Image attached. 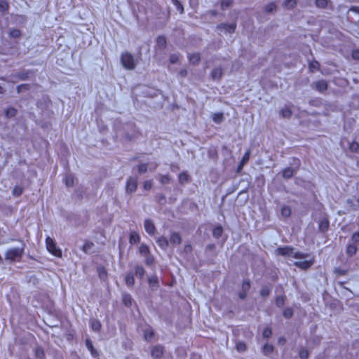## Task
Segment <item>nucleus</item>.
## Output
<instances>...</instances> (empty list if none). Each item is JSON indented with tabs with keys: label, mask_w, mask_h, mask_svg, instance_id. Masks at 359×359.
<instances>
[{
	"label": "nucleus",
	"mask_w": 359,
	"mask_h": 359,
	"mask_svg": "<svg viewBox=\"0 0 359 359\" xmlns=\"http://www.w3.org/2000/svg\"><path fill=\"white\" fill-rule=\"evenodd\" d=\"M25 243L20 248H12L8 249L5 252V259L11 262H19L24 255Z\"/></svg>",
	"instance_id": "nucleus-1"
},
{
	"label": "nucleus",
	"mask_w": 359,
	"mask_h": 359,
	"mask_svg": "<svg viewBox=\"0 0 359 359\" xmlns=\"http://www.w3.org/2000/svg\"><path fill=\"white\" fill-rule=\"evenodd\" d=\"M294 249L293 247L287 245L284 247H278L276 249L275 252L277 255L292 257L295 259H304L308 257L307 254L301 252H294Z\"/></svg>",
	"instance_id": "nucleus-2"
},
{
	"label": "nucleus",
	"mask_w": 359,
	"mask_h": 359,
	"mask_svg": "<svg viewBox=\"0 0 359 359\" xmlns=\"http://www.w3.org/2000/svg\"><path fill=\"white\" fill-rule=\"evenodd\" d=\"M121 62L123 67L128 70H133L137 66L134 56L129 52H124L121 54Z\"/></svg>",
	"instance_id": "nucleus-3"
},
{
	"label": "nucleus",
	"mask_w": 359,
	"mask_h": 359,
	"mask_svg": "<svg viewBox=\"0 0 359 359\" xmlns=\"http://www.w3.org/2000/svg\"><path fill=\"white\" fill-rule=\"evenodd\" d=\"M46 248L50 253L56 257L62 256V251L60 250V249L57 248L56 243L54 241V239H53L50 236H47L46 238Z\"/></svg>",
	"instance_id": "nucleus-4"
},
{
	"label": "nucleus",
	"mask_w": 359,
	"mask_h": 359,
	"mask_svg": "<svg viewBox=\"0 0 359 359\" xmlns=\"http://www.w3.org/2000/svg\"><path fill=\"white\" fill-rule=\"evenodd\" d=\"M347 19L352 23L359 22V6H351L347 13Z\"/></svg>",
	"instance_id": "nucleus-5"
},
{
	"label": "nucleus",
	"mask_w": 359,
	"mask_h": 359,
	"mask_svg": "<svg viewBox=\"0 0 359 359\" xmlns=\"http://www.w3.org/2000/svg\"><path fill=\"white\" fill-rule=\"evenodd\" d=\"M137 188V177H130L126 182V191L128 194L134 193Z\"/></svg>",
	"instance_id": "nucleus-6"
},
{
	"label": "nucleus",
	"mask_w": 359,
	"mask_h": 359,
	"mask_svg": "<svg viewBox=\"0 0 359 359\" xmlns=\"http://www.w3.org/2000/svg\"><path fill=\"white\" fill-rule=\"evenodd\" d=\"M217 29L221 31L224 30L226 33L231 34L233 33L236 29V23H221L217 26Z\"/></svg>",
	"instance_id": "nucleus-7"
},
{
	"label": "nucleus",
	"mask_w": 359,
	"mask_h": 359,
	"mask_svg": "<svg viewBox=\"0 0 359 359\" xmlns=\"http://www.w3.org/2000/svg\"><path fill=\"white\" fill-rule=\"evenodd\" d=\"M144 227L149 235L153 236L155 234L156 229L152 219H146L144 222Z\"/></svg>",
	"instance_id": "nucleus-8"
},
{
	"label": "nucleus",
	"mask_w": 359,
	"mask_h": 359,
	"mask_svg": "<svg viewBox=\"0 0 359 359\" xmlns=\"http://www.w3.org/2000/svg\"><path fill=\"white\" fill-rule=\"evenodd\" d=\"M250 157V150L248 149L245 151L243 156L242 157L239 164L238 165L236 172L240 173L243 168V166L248 162Z\"/></svg>",
	"instance_id": "nucleus-9"
},
{
	"label": "nucleus",
	"mask_w": 359,
	"mask_h": 359,
	"mask_svg": "<svg viewBox=\"0 0 359 359\" xmlns=\"http://www.w3.org/2000/svg\"><path fill=\"white\" fill-rule=\"evenodd\" d=\"M295 160L297 161V169L294 170V168H292L290 167H287V168H285V169H283V172H282V176L283 178L287 179V180L290 179L293 176L294 172L298 169L300 163H299V159L295 158Z\"/></svg>",
	"instance_id": "nucleus-10"
},
{
	"label": "nucleus",
	"mask_w": 359,
	"mask_h": 359,
	"mask_svg": "<svg viewBox=\"0 0 359 359\" xmlns=\"http://www.w3.org/2000/svg\"><path fill=\"white\" fill-rule=\"evenodd\" d=\"M222 76L223 69L221 66L215 67L210 73V77L214 81H219Z\"/></svg>",
	"instance_id": "nucleus-11"
},
{
	"label": "nucleus",
	"mask_w": 359,
	"mask_h": 359,
	"mask_svg": "<svg viewBox=\"0 0 359 359\" xmlns=\"http://www.w3.org/2000/svg\"><path fill=\"white\" fill-rule=\"evenodd\" d=\"M163 351L164 349L161 345H156L152 348L151 355L153 358L158 359L162 357Z\"/></svg>",
	"instance_id": "nucleus-12"
},
{
	"label": "nucleus",
	"mask_w": 359,
	"mask_h": 359,
	"mask_svg": "<svg viewBox=\"0 0 359 359\" xmlns=\"http://www.w3.org/2000/svg\"><path fill=\"white\" fill-rule=\"evenodd\" d=\"M316 89L320 92L323 93L327 90L328 84L327 82L325 79L318 80L314 83Z\"/></svg>",
	"instance_id": "nucleus-13"
},
{
	"label": "nucleus",
	"mask_w": 359,
	"mask_h": 359,
	"mask_svg": "<svg viewBox=\"0 0 359 359\" xmlns=\"http://www.w3.org/2000/svg\"><path fill=\"white\" fill-rule=\"evenodd\" d=\"M85 342L86 348L90 352L91 355L95 358L98 357L100 355V353L94 348L92 341L89 338H87Z\"/></svg>",
	"instance_id": "nucleus-14"
},
{
	"label": "nucleus",
	"mask_w": 359,
	"mask_h": 359,
	"mask_svg": "<svg viewBox=\"0 0 359 359\" xmlns=\"http://www.w3.org/2000/svg\"><path fill=\"white\" fill-rule=\"evenodd\" d=\"M330 222L327 218L320 219L318 222V230L321 233H325L328 231Z\"/></svg>",
	"instance_id": "nucleus-15"
},
{
	"label": "nucleus",
	"mask_w": 359,
	"mask_h": 359,
	"mask_svg": "<svg viewBox=\"0 0 359 359\" xmlns=\"http://www.w3.org/2000/svg\"><path fill=\"white\" fill-rule=\"evenodd\" d=\"M313 261L305 260V261L295 262L294 264V266H296L297 267H298L301 269L306 270V269H309L313 265Z\"/></svg>",
	"instance_id": "nucleus-16"
},
{
	"label": "nucleus",
	"mask_w": 359,
	"mask_h": 359,
	"mask_svg": "<svg viewBox=\"0 0 359 359\" xmlns=\"http://www.w3.org/2000/svg\"><path fill=\"white\" fill-rule=\"evenodd\" d=\"M156 243L163 250H165L168 245H169V241L167 239L166 237L161 236L156 240Z\"/></svg>",
	"instance_id": "nucleus-17"
},
{
	"label": "nucleus",
	"mask_w": 359,
	"mask_h": 359,
	"mask_svg": "<svg viewBox=\"0 0 359 359\" xmlns=\"http://www.w3.org/2000/svg\"><path fill=\"white\" fill-rule=\"evenodd\" d=\"M182 242V237L177 232H172L170 236V243L172 245H179Z\"/></svg>",
	"instance_id": "nucleus-18"
},
{
	"label": "nucleus",
	"mask_w": 359,
	"mask_h": 359,
	"mask_svg": "<svg viewBox=\"0 0 359 359\" xmlns=\"http://www.w3.org/2000/svg\"><path fill=\"white\" fill-rule=\"evenodd\" d=\"M189 60L192 65H197L201 61V55L199 53H191L189 55Z\"/></svg>",
	"instance_id": "nucleus-19"
},
{
	"label": "nucleus",
	"mask_w": 359,
	"mask_h": 359,
	"mask_svg": "<svg viewBox=\"0 0 359 359\" xmlns=\"http://www.w3.org/2000/svg\"><path fill=\"white\" fill-rule=\"evenodd\" d=\"M122 301L126 307H130L132 306L133 299L130 294L123 293L122 295Z\"/></svg>",
	"instance_id": "nucleus-20"
},
{
	"label": "nucleus",
	"mask_w": 359,
	"mask_h": 359,
	"mask_svg": "<svg viewBox=\"0 0 359 359\" xmlns=\"http://www.w3.org/2000/svg\"><path fill=\"white\" fill-rule=\"evenodd\" d=\"M154 337V332L151 327H148L144 331V337L147 341H151Z\"/></svg>",
	"instance_id": "nucleus-21"
},
{
	"label": "nucleus",
	"mask_w": 359,
	"mask_h": 359,
	"mask_svg": "<svg viewBox=\"0 0 359 359\" xmlns=\"http://www.w3.org/2000/svg\"><path fill=\"white\" fill-rule=\"evenodd\" d=\"M35 357L38 359H45L46 355L43 348L41 346H36L34 349Z\"/></svg>",
	"instance_id": "nucleus-22"
},
{
	"label": "nucleus",
	"mask_w": 359,
	"mask_h": 359,
	"mask_svg": "<svg viewBox=\"0 0 359 359\" xmlns=\"http://www.w3.org/2000/svg\"><path fill=\"white\" fill-rule=\"evenodd\" d=\"M274 346L272 344H265L262 347V353L264 355L269 356L273 352Z\"/></svg>",
	"instance_id": "nucleus-23"
},
{
	"label": "nucleus",
	"mask_w": 359,
	"mask_h": 359,
	"mask_svg": "<svg viewBox=\"0 0 359 359\" xmlns=\"http://www.w3.org/2000/svg\"><path fill=\"white\" fill-rule=\"evenodd\" d=\"M178 179L179 183L183 185L189 181L190 177L187 172H182L179 175Z\"/></svg>",
	"instance_id": "nucleus-24"
},
{
	"label": "nucleus",
	"mask_w": 359,
	"mask_h": 359,
	"mask_svg": "<svg viewBox=\"0 0 359 359\" xmlns=\"http://www.w3.org/2000/svg\"><path fill=\"white\" fill-rule=\"evenodd\" d=\"M90 327L91 329L96 332H98L100 331L101 330V327H102V325H101V323L99 320H97V319H94L91 322H90Z\"/></svg>",
	"instance_id": "nucleus-25"
},
{
	"label": "nucleus",
	"mask_w": 359,
	"mask_h": 359,
	"mask_svg": "<svg viewBox=\"0 0 359 359\" xmlns=\"http://www.w3.org/2000/svg\"><path fill=\"white\" fill-rule=\"evenodd\" d=\"M65 183L67 187H72L74 184V177L72 174H67L65 177Z\"/></svg>",
	"instance_id": "nucleus-26"
},
{
	"label": "nucleus",
	"mask_w": 359,
	"mask_h": 359,
	"mask_svg": "<svg viewBox=\"0 0 359 359\" xmlns=\"http://www.w3.org/2000/svg\"><path fill=\"white\" fill-rule=\"evenodd\" d=\"M223 233V228L221 225H217L212 229V236L215 238H219Z\"/></svg>",
	"instance_id": "nucleus-27"
},
{
	"label": "nucleus",
	"mask_w": 359,
	"mask_h": 359,
	"mask_svg": "<svg viewBox=\"0 0 359 359\" xmlns=\"http://www.w3.org/2000/svg\"><path fill=\"white\" fill-rule=\"evenodd\" d=\"M135 273L137 277L142 279L145 273L144 269L141 265H136L135 267Z\"/></svg>",
	"instance_id": "nucleus-28"
},
{
	"label": "nucleus",
	"mask_w": 359,
	"mask_h": 359,
	"mask_svg": "<svg viewBox=\"0 0 359 359\" xmlns=\"http://www.w3.org/2000/svg\"><path fill=\"white\" fill-rule=\"evenodd\" d=\"M233 4V0H220V7L223 11L231 7Z\"/></svg>",
	"instance_id": "nucleus-29"
},
{
	"label": "nucleus",
	"mask_w": 359,
	"mask_h": 359,
	"mask_svg": "<svg viewBox=\"0 0 359 359\" xmlns=\"http://www.w3.org/2000/svg\"><path fill=\"white\" fill-rule=\"evenodd\" d=\"M140 237L136 232H132L130 234L129 242L131 245L136 244L140 242Z\"/></svg>",
	"instance_id": "nucleus-30"
},
{
	"label": "nucleus",
	"mask_w": 359,
	"mask_h": 359,
	"mask_svg": "<svg viewBox=\"0 0 359 359\" xmlns=\"http://www.w3.org/2000/svg\"><path fill=\"white\" fill-rule=\"evenodd\" d=\"M212 121L216 123H221L224 120V115L222 112L214 113L212 115Z\"/></svg>",
	"instance_id": "nucleus-31"
},
{
	"label": "nucleus",
	"mask_w": 359,
	"mask_h": 359,
	"mask_svg": "<svg viewBox=\"0 0 359 359\" xmlns=\"http://www.w3.org/2000/svg\"><path fill=\"white\" fill-rule=\"evenodd\" d=\"M294 310L291 307H286L283 311V316L286 319H290L293 316Z\"/></svg>",
	"instance_id": "nucleus-32"
},
{
	"label": "nucleus",
	"mask_w": 359,
	"mask_h": 359,
	"mask_svg": "<svg viewBox=\"0 0 359 359\" xmlns=\"http://www.w3.org/2000/svg\"><path fill=\"white\" fill-rule=\"evenodd\" d=\"M320 66V63L317 60H313L309 64V68L311 72L318 71Z\"/></svg>",
	"instance_id": "nucleus-33"
},
{
	"label": "nucleus",
	"mask_w": 359,
	"mask_h": 359,
	"mask_svg": "<svg viewBox=\"0 0 359 359\" xmlns=\"http://www.w3.org/2000/svg\"><path fill=\"white\" fill-rule=\"evenodd\" d=\"M126 283L128 286H133L135 283L134 276L133 273H128L125 278Z\"/></svg>",
	"instance_id": "nucleus-34"
},
{
	"label": "nucleus",
	"mask_w": 359,
	"mask_h": 359,
	"mask_svg": "<svg viewBox=\"0 0 359 359\" xmlns=\"http://www.w3.org/2000/svg\"><path fill=\"white\" fill-rule=\"evenodd\" d=\"M280 114L283 118H289L292 115V110L288 107H284L280 110Z\"/></svg>",
	"instance_id": "nucleus-35"
},
{
	"label": "nucleus",
	"mask_w": 359,
	"mask_h": 359,
	"mask_svg": "<svg viewBox=\"0 0 359 359\" xmlns=\"http://www.w3.org/2000/svg\"><path fill=\"white\" fill-rule=\"evenodd\" d=\"M17 114V110L13 107H8L5 110V116L6 118L14 117Z\"/></svg>",
	"instance_id": "nucleus-36"
},
{
	"label": "nucleus",
	"mask_w": 359,
	"mask_h": 359,
	"mask_svg": "<svg viewBox=\"0 0 359 359\" xmlns=\"http://www.w3.org/2000/svg\"><path fill=\"white\" fill-rule=\"evenodd\" d=\"M29 71H22L17 74L16 76L21 81H25L29 79Z\"/></svg>",
	"instance_id": "nucleus-37"
},
{
	"label": "nucleus",
	"mask_w": 359,
	"mask_h": 359,
	"mask_svg": "<svg viewBox=\"0 0 359 359\" xmlns=\"http://www.w3.org/2000/svg\"><path fill=\"white\" fill-rule=\"evenodd\" d=\"M171 1L180 14L184 13V6L179 0H171Z\"/></svg>",
	"instance_id": "nucleus-38"
},
{
	"label": "nucleus",
	"mask_w": 359,
	"mask_h": 359,
	"mask_svg": "<svg viewBox=\"0 0 359 359\" xmlns=\"http://www.w3.org/2000/svg\"><path fill=\"white\" fill-rule=\"evenodd\" d=\"M280 212L283 217H289L291 215V208L287 205L281 208Z\"/></svg>",
	"instance_id": "nucleus-39"
},
{
	"label": "nucleus",
	"mask_w": 359,
	"mask_h": 359,
	"mask_svg": "<svg viewBox=\"0 0 359 359\" xmlns=\"http://www.w3.org/2000/svg\"><path fill=\"white\" fill-rule=\"evenodd\" d=\"M140 253L144 256L150 254L149 248L144 243L141 244L139 248Z\"/></svg>",
	"instance_id": "nucleus-40"
},
{
	"label": "nucleus",
	"mask_w": 359,
	"mask_h": 359,
	"mask_svg": "<svg viewBox=\"0 0 359 359\" xmlns=\"http://www.w3.org/2000/svg\"><path fill=\"white\" fill-rule=\"evenodd\" d=\"M9 36L14 39H18L21 36V31L18 29H12L9 32Z\"/></svg>",
	"instance_id": "nucleus-41"
},
{
	"label": "nucleus",
	"mask_w": 359,
	"mask_h": 359,
	"mask_svg": "<svg viewBox=\"0 0 359 359\" xmlns=\"http://www.w3.org/2000/svg\"><path fill=\"white\" fill-rule=\"evenodd\" d=\"M285 298L284 296H283V295L277 296L276 297V301H275L276 306L278 308L283 307L285 304Z\"/></svg>",
	"instance_id": "nucleus-42"
},
{
	"label": "nucleus",
	"mask_w": 359,
	"mask_h": 359,
	"mask_svg": "<svg viewBox=\"0 0 359 359\" xmlns=\"http://www.w3.org/2000/svg\"><path fill=\"white\" fill-rule=\"evenodd\" d=\"M356 252H357L356 245H355L353 244L348 245V246L346 248V253L349 256H353V255H355L356 253Z\"/></svg>",
	"instance_id": "nucleus-43"
},
{
	"label": "nucleus",
	"mask_w": 359,
	"mask_h": 359,
	"mask_svg": "<svg viewBox=\"0 0 359 359\" xmlns=\"http://www.w3.org/2000/svg\"><path fill=\"white\" fill-rule=\"evenodd\" d=\"M9 8V4L6 0H0V12L6 13Z\"/></svg>",
	"instance_id": "nucleus-44"
},
{
	"label": "nucleus",
	"mask_w": 359,
	"mask_h": 359,
	"mask_svg": "<svg viewBox=\"0 0 359 359\" xmlns=\"http://www.w3.org/2000/svg\"><path fill=\"white\" fill-rule=\"evenodd\" d=\"M270 292H271L270 287L265 285L261 288V290L259 291V294L262 297H266L269 295Z\"/></svg>",
	"instance_id": "nucleus-45"
},
{
	"label": "nucleus",
	"mask_w": 359,
	"mask_h": 359,
	"mask_svg": "<svg viewBox=\"0 0 359 359\" xmlns=\"http://www.w3.org/2000/svg\"><path fill=\"white\" fill-rule=\"evenodd\" d=\"M284 4L287 9L292 10L297 6V0H285Z\"/></svg>",
	"instance_id": "nucleus-46"
},
{
	"label": "nucleus",
	"mask_w": 359,
	"mask_h": 359,
	"mask_svg": "<svg viewBox=\"0 0 359 359\" xmlns=\"http://www.w3.org/2000/svg\"><path fill=\"white\" fill-rule=\"evenodd\" d=\"M349 149L352 152H359V143L356 141H353L349 144Z\"/></svg>",
	"instance_id": "nucleus-47"
},
{
	"label": "nucleus",
	"mask_w": 359,
	"mask_h": 359,
	"mask_svg": "<svg viewBox=\"0 0 359 359\" xmlns=\"http://www.w3.org/2000/svg\"><path fill=\"white\" fill-rule=\"evenodd\" d=\"M22 192L23 189L21 187L17 185L14 187L12 191V194L15 197H18L22 195Z\"/></svg>",
	"instance_id": "nucleus-48"
},
{
	"label": "nucleus",
	"mask_w": 359,
	"mask_h": 359,
	"mask_svg": "<svg viewBox=\"0 0 359 359\" xmlns=\"http://www.w3.org/2000/svg\"><path fill=\"white\" fill-rule=\"evenodd\" d=\"M264 10L266 13H272L276 10V5L273 2H271L265 6Z\"/></svg>",
	"instance_id": "nucleus-49"
},
{
	"label": "nucleus",
	"mask_w": 359,
	"mask_h": 359,
	"mask_svg": "<svg viewBox=\"0 0 359 359\" xmlns=\"http://www.w3.org/2000/svg\"><path fill=\"white\" fill-rule=\"evenodd\" d=\"M309 355V351L305 348H302L299 351V356L301 359H307Z\"/></svg>",
	"instance_id": "nucleus-50"
},
{
	"label": "nucleus",
	"mask_w": 359,
	"mask_h": 359,
	"mask_svg": "<svg viewBox=\"0 0 359 359\" xmlns=\"http://www.w3.org/2000/svg\"><path fill=\"white\" fill-rule=\"evenodd\" d=\"M156 43L158 46L165 48L166 46V39L163 36H158L156 39Z\"/></svg>",
	"instance_id": "nucleus-51"
},
{
	"label": "nucleus",
	"mask_w": 359,
	"mask_h": 359,
	"mask_svg": "<svg viewBox=\"0 0 359 359\" xmlns=\"http://www.w3.org/2000/svg\"><path fill=\"white\" fill-rule=\"evenodd\" d=\"M149 284L151 287H158V280L156 276H152L149 278Z\"/></svg>",
	"instance_id": "nucleus-52"
},
{
	"label": "nucleus",
	"mask_w": 359,
	"mask_h": 359,
	"mask_svg": "<svg viewBox=\"0 0 359 359\" xmlns=\"http://www.w3.org/2000/svg\"><path fill=\"white\" fill-rule=\"evenodd\" d=\"M315 4L318 8H325L328 4V0H316Z\"/></svg>",
	"instance_id": "nucleus-53"
},
{
	"label": "nucleus",
	"mask_w": 359,
	"mask_h": 359,
	"mask_svg": "<svg viewBox=\"0 0 359 359\" xmlns=\"http://www.w3.org/2000/svg\"><path fill=\"white\" fill-rule=\"evenodd\" d=\"M144 257H145L144 262L147 266H151L152 264H154V256L152 255H151V253L144 256Z\"/></svg>",
	"instance_id": "nucleus-54"
},
{
	"label": "nucleus",
	"mask_w": 359,
	"mask_h": 359,
	"mask_svg": "<svg viewBox=\"0 0 359 359\" xmlns=\"http://www.w3.org/2000/svg\"><path fill=\"white\" fill-rule=\"evenodd\" d=\"M236 349L238 352H245L247 350V346L245 342L239 341L236 344Z\"/></svg>",
	"instance_id": "nucleus-55"
},
{
	"label": "nucleus",
	"mask_w": 359,
	"mask_h": 359,
	"mask_svg": "<svg viewBox=\"0 0 359 359\" xmlns=\"http://www.w3.org/2000/svg\"><path fill=\"white\" fill-rule=\"evenodd\" d=\"M93 246V243L92 242L86 241V242H85V243L83 244V245L82 247V250L85 253H88L89 250L92 248Z\"/></svg>",
	"instance_id": "nucleus-56"
},
{
	"label": "nucleus",
	"mask_w": 359,
	"mask_h": 359,
	"mask_svg": "<svg viewBox=\"0 0 359 359\" xmlns=\"http://www.w3.org/2000/svg\"><path fill=\"white\" fill-rule=\"evenodd\" d=\"M271 334H272V330L271 327H266L263 330L262 337L264 338L268 339V338L271 337Z\"/></svg>",
	"instance_id": "nucleus-57"
},
{
	"label": "nucleus",
	"mask_w": 359,
	"mask_h": 359,
	"mask_svg": "<svg viewBox=\"0 0 359 359\" xmlns=\"http://www.w3.org/2000/svg\"><path fill=\"white\" fill-rule=\"evenodd\" d=\"M250 288V282L249 280H244L242 283L241 290L248 292Z\"/></svg>",
	"instance_id": "nucleus-58"
},
{
	"label": "nucleus",
	"mask_w": 359,
	"mask_h": 359,
	"mask_svg": "<svg viewBox=\"0 0 359 359\" xmlns=\"http://www.w3.org/2000/svg\"><path fill=\"white\" fill-rule=\"evenodd\" d=\"M148 164L147 163H141L138 165L137 170L140 174L145 173L147 171Z\"/></svg>",
	"instance_id": "nucleus-59"
},
{
	"label": "nucleus",
	"mask_w": 359,
	"mask_h": 359,
	"mask_svg": "<svg viewBox=\"0 0 359 359\" xmlns=\"http://www.w3.org/2000/svg\"><path fill=\"white\" fill-rule=\"evenodd\" d=\"M170 181V177L168 175H161L160 178V183L162 184H168Z\"/></svg>",
	"instance_id": "nucleus-60"
},
{
	"label": "nucleus",
	"mask_w": 359,
	"mask_h": 359,
	"mask_svg": "<svg viewBox=\"0 0 359 359\" xmlns=\"http://www.w3.org/2000/svg\"><path fill=\"white\" fill-rule=\"evenodd\" d=\"M169 61L171 64H176L179 61V54L173 53L170 55Z\"/></svg>",
	"instance_id": "nucleus-61"
},
{
	"label": "nucleus",
	"mask_w": 359,
	"mask_h": 359,
	"mask_svg": "<svg viewBox=\"0 0 359 359\" xmlns=\"http://www.w3.org/2000/svg\"><path fill=\"white\" fill-rule=\"evenodd\" d=\"M98 275L99 277L102 279L105 278L107 276L106 270L103 268H100L98 269Z\"/></svg>",
	"instance_id": "nucleus-62"
},
{
	"label": "nucleus",
	"mask_w": 359,
	"mask_h": 359,
	"mask_svg": "<svg viewBox=\"0 0 359 359\" xmlns=\"http://www.w3.org/2000/svg\"><path fill=\"white\" fill-rule=\"evenodd\" d=\"M156 201H158V203L162 204V203H165V196L164 194H158V196H156Z\"/></svg>",
	"instance_id": "nucleus-63"
},
{
	"label": "nucleus",
	"mask_w": 359,
	"mask_h": 359,
	"mask_svg": "<svg viewBox=\"0 0 359 359\" xmlns=\"http://www.w3.org/2000/svg\"><path fill=\"white\" fill-rule=\"evenodd\" d=\"M351 240L354 243H358L359 242V231L355 232L354 233H353V235L351 236Z\"/></svg>",
	"instance_id": "nucleus-64"
}]
</instances>
